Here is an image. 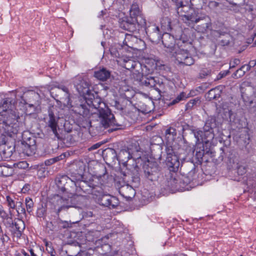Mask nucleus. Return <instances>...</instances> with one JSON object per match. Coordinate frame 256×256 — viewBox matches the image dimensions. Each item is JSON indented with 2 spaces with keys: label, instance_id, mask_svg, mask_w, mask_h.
<instances>
[{
  "label": "nucleus",
  "instance_id": "5",
  "mask_svg": "<svg viewBox=\"0 0 256 256\" xmlns=\"http://www.w3.org/2000/svg\"><path fill=\"white\" fill-rule=\"evenodd\" d=\"M60 196L56 194L54 196V200L56 204L60 207L58 209L57 214L58 215L60 212L64 208L74 206L78 204H82L86 200V197L82 194H77L76 193H62Z\"/></svg>",
  "mask_w": 256,
  "mask_h": 256
},
{
  "label": "nucleus",
  "instance_id": "55",
  "mask_svg": "<svg viewBox=\"0 0 256 256\" xmlns=\"http://www.w3.org/2000/svg\"><path fill=\"white\" fill-rule=\"evenodd\" d=\"M46 213V210L42 207L38 208L37 210V215L38 217L42 218L44 216Z\"/></svg>",
  "mask_w": 256,
  "mask_h": 256
},
{
  "label": "nucleus",
  "instance_id": "8",
  "mask_svg": "<svg viewBox=\"0 0 256 256\" xmlns=\"http://www.w3.org/2000/svg\"><path fill=\"white\" fill-rule=\"evenodd\" d=\"M166 151V163L168 170L170 172H177L180 165L178 157L172 146H167Z\"/></svg>",
  "mask_w": 256,
  "mask_h": 256
},
{
  "label": "nucleus",
  "instance_id": "29",
  "mask_svg": "<svg viewBox=\"0 0 256 256\" xmlns=\"http://www.w3.org/2000/svg\"><path fill=\"white\" fill-rule=\"evenodd\" d=\"M192 132L194 134V138H196V142L200 144H202L204 142L203 131L198 129L192 130Z\"/></svg>",
  "mask_w": 256,
  "mask_h": 256
},
{
  "label": "nucleus",
  "instance_id": "62",
  "mask_svg": "<svg viewBox=\"0 0 256 256\" xmlns=\"http://www.w3.org/2000/svg\"><path fill=\"white\" fill-rule=\"evenodd\" d=\"M100 146V144H96L92 146L90 148H88L89 150H96Z\"/></svg>",
  "mask_w": 256,
  "mask_h": 256
},
{
  "label": "nucleus",
  "instance_id": "10",
  "mask_svg": "<svg viewBox=\"0 0 256 256\" xmlns=\"http://www.w3.org/2000/svg\"><path fill=\"white\" fill-rule=\"evenodd\" d=\"M172 54L176 58V60L180 64L191 66L194 64V60L190 56L188 50L180 49L178 47Z\"/></svg>",
  "mask_w": 256,
  "mask_h": 256
},
{
  "label": "nucleus",
  "instance_id": "57",
  "mask_svg": "<svg viewBox=\"0 0 256 256\" xmlns=\"http://www.w3.org/2000/svg\"><path fill=\"white\" fill-rule=\"evenodd\" d=\"M46 226L47 228H50L51 230H56V226H54L52 222H48L46 224Z\"/></svg>",
  "mask_w": 256,
  "mask_h": 256
},
{
  "label": "nucleus",
  "instance_id": "14",
  "mask_svg": "<svg viewBox=\"0 0 256 256\" xmlns=\"http://www.w3.org/2000/svg\"><path fill=\"white\" fill-rule=\"evenodd\" d=\"M161 39L162 44L166 48L165 50L168 52L172 54L175 52L178 47L176 44V40L174 36L168 33L164 34Z\"/></svg>",
  "mask_w": 256,
  "mask_h": 256
},
{
  "label": "nucleus",
  "instance_id": "43",
  "mask_svg": "<svg viewBox=\"0 0 256 256\" xmlns=\"http://www.w3.org/2000/svg\"><path fill=\"white\" fill-rule=\"evenodd\" d=\"M211 74V70L208 68H204L200 70L199 73V78H204L206 76H210Z\"/></svg>",
  "mask_w": 256,
  "mask_h": 256
},
{
  "label": "nucleus",
  "instance_id": "50",
  "mask_svg": "<svg viewBox=\"0 0 256 256\" xmlns=\"http://www.w3.org/2000/svg\"><path fill=\"white\" fill-rule=\"evenodd\" d=\"M246 170L244 166H240L237 168V173L240 176H242L246 174Z\"/></svg>",
  "mask_w": 256,
  "mask_h": 256
},
{
  "label": "nucleus",
  "instance_id": "24",
  "mask_svg": "<svg viewBox=\"0 0 256 256\" xmlns=\"http://www.w3.org/2000/svg\"><path fill=\"white\" fill-rule=\"evenodd\" d=\"M129 92L132 93V97H129V102L134 106L136 107H140L141 108H143V106L145 104V103L143 102L142 100H140L142 98L140 94L139 93H134V92H130L129 90Z\"/></svg>",
  "mask_w": 256,
  "mask_h": 256
},
{
  "label": "nucleus",
  "instance_id": "35",
  "mask_svg": "<svg viewBox=\"0 0 256 256\" xmlns=\"http://www.w3.org/2000/svg\"><path fill=\"white\" fill-rule=\"evenodd\" d=\"M6 202H8V206L9 207L10 209H15L16 208V205L15 203L14 200L16 199V198L14 196H6Z\"/></svg>",
  "mask_w": 256,
  "mask_h": 256
},
{
  "label": "nucleus",
  "instance_id": "52",
  "mask_svg": "<svg viewBox=\"0 0 256 256\" xmlns=\"http://www.w3.org/2000/svg\"><path fill=\"white\" fill-rule=\"evenodd\" d=\"M186 98V94L184 92H182L179 95H178L176 98L178 102H179L181 100H185Z\"/></svg>",
  "mask_w": 256,
  "mask_h": 256
},
{
  "label": "nucleus",
  "instance_id": "64",
  "mask_svg": "<svg viewBox=\"0 0 256 256\" xmlns=\"http://www.w3.org/2000/svg\"><path fill=\"white\" fill-rule=\"evenodd\" d=\"M30 252L31 256H42L38 255L37 254L34 253V250H32V249H30Z\"/></svg>",
  "mask_w": 256,
  "mask_h": 256
},
{
  "label": "nucleus",
  "instance_id": "31",
  "mask_svg": "<svg viewBox=\"0 0 256 256\" xmlns=\"http://www.w3.org/2000/svg\"><path fill=\"white\" fill-rule=\"evenodd\" d=\"M13 169L11 167L0 166V176H9L12 175Z\"/></svg>",
  "mask_w": 256,
  "mask_h": 256
},
{
  "label": "nucleus",
  "instance_id": "45",
  "mask_svg": "<svg viewBox=\"0 0 256 256\" xmlns=\"http://www.w3.org/2000/svg\"><path fill=\"white\" fill-rule=\"evenodd\" d=\"M212 124V120H207L205 123L204 126V128H203L204 131L213 130Z\"/></svg>",
  "mask_w": 256,
  "mask_h": 256
},
{
  "label": "nucleus",
  "instance_id": "6",
  "mask_svg": "<svg viewBox=\"0 0 256 256\" xmlns=\"http://www.w3.org/2000/svg\"><path fill=\"white\" fill-rule=\"evenodd\" d=\"M72 108V110L80 118L86 120L90 118L92 114V110H90V105L86 101L82 98L76 100L73 104L67 105Z\"/></svg>",
  "mask_w": 256,
  "mask_h": 256
},
{
  "label": "nucleus",
  "instance_id": "47",
  "mask_svg": "<svg viewBox=\"0 0 256 256\" xmlns=\"http://www.w3.org/2000/svg\"><path fill=\"white\" fill-rule=\"evenodd\" d=\"M246 72H244V70H242V67L238 70L234 74H233L232 76L233 78H240Z\"/></svg>",
  "mask_w": 256,
  "mask_h": 256
},
{
  "label": "nucleus",
  "instance_id": "58",
  "mask_svg": "<svg viewBox=\"0 0 256 256\" xmlns=\"http://www.w3.org/2000/svg\"><path fill=\"white\" fill-rule=\"evenodd\" d=\"M30 186L29 184H26L22 188V190H24L23 192H28L30 190Z\"/></svg>",
  "mask_w": 256,
  "mask_h": 256
},
{
  "label": "nucleus",
  "instance_id": "46",
  "mask_svg": "<svg viewBox=\"0 0 256 256\" xmlns=\"http://www.w3.org/2000/svg\"><path fill=\"white\" fill-rule=\"evenodd\" d=\"M26 205L28 212L30 213L31 212V209L34 206V202L30 198H26Z\"/></svg>",
  "mask_w": 256,
  "mask_h": 256
},
{
  "label": "nucleus",
  "instance_id": "2",
  "mask_svg": "<svg viewBox=\"0 0 256 256\" xmlns=\"http://www.w3.org/2000/svg\"><path fill=\"white\" fill-rule=\"evenodd\" d=\"M18 120L20 118L12 110L0 114V130L4 132L16 134L31 128V124H28L30 120V116L25 117L24 122H20Z\"/></svg>",
  "mask_w": 256,
  "mask_h": 256
},
{
  "label": "nucleus",
  "instance_id": "54",
  "mask_svg": "<svg viewBox=\"0 0 256 256\" xmlns=\"http://www.w3.org/2000/svg\"><path fill=\"white\" fill-rule=\"evenodd\" d=\"M0 216L3 219H8V214L3 210L2 206H0Z\"/></svg>",
  "mask_w": 256,
  "mask_h": 256
},
{
  "label": "nucleus",
  "instance_id": "37",
  "mask_svg": "<svg viewBox=\"0 0 256 256\" xmlns=\"http://www.w3.org/2000/svg\"><path fill=\"white\" fill-rule=\"evenodd\" d=\"M200 103V100L198 98H196L194 99L190 100L186 105V110H191L196 104Z\"/></svg>",
  "mask_w": 256,
  "mask_h": 256
},
{
  "label": "nucleus",
  "instance_id": "38",
  "mask_svg": "<svg viewBox=\"0 0 256 256\" xmlns=\"http://www.w3.org/2000/svg\"><path fill=\"white\" fill-rule=\"evenodd\" d=\"M223 36V38H222L220 40L219 44L222 46H226L228 45L232 38L230 36L229 34H226Z\"/></svg>",
  "mask_w": 256,
  "mask_h": 256
},
{
  "label": "nucleus",
  "instance_id": "7",
  "mask_svg": "<svg viewBox=\"0 0 256 256\" xmlns=\"http://www.w3.org/2000/svg\"><path fill=\"white\" fill-rule=\"evenodd\" d=\"M74 186V183L68 176L65 175L59 176L56 178L50 190L53 192H70L72 190L70 188Z\"/></svg>",
  "mask_w": 256,
  "mask_h": 256
},
{
  "label": "nucleus",
  "instance_id": "17",
  "mask_svg": "<svg viewBox=\"0 0 256 256\" xmlns=\"http://www.w3.org/2000/svg\"><path fill=\"white\" fill-rule=\"evenodd\" d=\"M146 32L150 40L152 42L158 43L161 40V34L160 28L155 24H152L144 27V33Z\"/></svg>",
  "mask_w": 256,
  "mask_h": 256
},
{
  "label": "nucleus",
  "instance_id": "21",
  "mask_svg": "<svg viewBox=\"0 0 256 256\" xmlns=\"http://www.w3.org/2000/svg\"><path fill=\"white\" fill-rule=\"evenodd\" d=\"M200 17L198 16V12L192 8L189 12L187 14H184V18H182V20L188 26H194V24L198 23Z\"/></svg>",
  "mask_w": 256,
  "mask_h": 256
},
{
  "label": "nucleus",
  "instance_id": "15",
  "mask_svg": "<svg viewBox=\"0 0 256 256\" xmlns=\"http://www.w3.org/2000/svg\"><path fill=\"white\" fill-rule=\"evenodd\" d=\"M74 87L80 94L84 95L89 92V84L82 76H77L72 79Z\"/></svg>",
  "mask_w": 256,
  "mask_h": 256
},
{
  "label": "nucleus",
  "instance_id": "1",
  "mask_svg": "<svg viewBox=\"0 0 256 256\" xmlns=\"http://www.w3.org/2000/svg\"><path fill=\"white\" fill-rule=\"evenodd\" d=\"M129 71H130V80L134 85L154 88L160 96L162 90H164V85L163 82L158 77L148 76L143 78L142 64L138 60L129 58Z\"/></svg>",
  "mask_w": 256,
  "mask_h": 256
},
{
  "label": "nucleus",
  "instance_id": "36",
  "mask_svg": "<svg viewBox=\"0 0 256 256\" xmlns=\"http://www.w3.org/2000/svg\"><path fill=\"white\" fill-rule=\"evenodd\" d=\"M208 98L210 100L216 99L217 98H218L220 96L218 89L217 88L211 89L210 90L208 91Z\"/></svg>",
  "mask_w": 256,
  "mask_h": 256
},
{
  "label": "nucleus",
  "instance_id": "44",
  "mask_svg": "<svg viewBox=\"0 0 256 256\" xmlns=\"http://www.w3.org/2000/svg\"><path fill=\"white\" fill-rule=\"evenodd\" d=\"M165 134L168 138L172 136V139H174V136H176V130L174 128L170 127L166 130Z\"/></svg>",
  "mask_w": 256,
  "mask_h": 256
},
{
  "label": "nucleus",
  "instance_id": "53",
  "mask_svg": "<svg viewBox=\"0 0 256 256\" xmlns=\"http://www.w3.org/2000/svg\"><path fill=\"white\" fill-rule=\"evenodd\" d=\"M186 98V94L184 92H182L179 95H178L176 98L178 102H179L181 100H185Z\"/></svg>",
  "mask_w": 256,
  "mask_h": 256
},
{
  "label": "nucleus",
  "instance_id": "59",
  "mask_svg": "<svg viewBox=\"0 0 256 256\" xmlns=\"http://www.w3.org/2000/svg\"><path fill=\"white\" fill-rule=\"evenodd\" d=\"M167 183H168V184H167L168 188H164V190H171V188H172L174 187L173 184H172V182H169V181H168Z\"/></svg>",
  "mask_w": 256,
  "mask_h": 256
},
{
  "label": "nucleus",
  "instance_id": "30",
  "mask_svg": "<svg viewBox=\"0 0 256 256\" xmlns=\"http://www.w3.org/2000/svg\"><path fill=\"white\" fill-rule=\"evenodd\" d=\"M12 105V102L9 98H6L2 100L0 103V114L1 112H8V109Z\"/></svg>",
  "mask_w": 256,
  "mask_h": 256
},
{
  "label": "nucleus",
  "instance_id": "42",
  "mask_svg": "<svg viewBox=\"0 0 256 256\" xmlns=\"http://www.w3.org/2000/svg\"><path fill=\"white\" fill-rule=\"evenodd\" d=\"M57 223L58 228L60 229L71 227L72 224L70 222H68V221H62L60 220H58L57 221Z\"/></svg>",
  "mask_w": 256,
  "mask_h": 256
},
{
  "label": "nucleus",
  "instance_id": "28",
  "mask_svg": "<svg viewBox=\"0 0 256 256\" xmlns=\"http://www.w3.org/2000/svg\"><path fill=\"white\" fill-rule=\"evenodd\" d=\"M14 224L16 229L18 231V236H20L22 234V232L25 228V224L24 222L20 219L17 218L14 220Z\"/></svg>",
  "mask_w": 256,
  "mask_h": 256
},
{
  "label": "nucleus",
  "instance_id": "13",
  "mask_svg": "<svg viewBox=\"0 0 256 256\" xmlns=\"http://www.w3.org/2000/svg\"><path fill=\"white\" fill-rule=\"evenodd\" d=\"M142 34H129V48L136 51H140L146 47L144 42L141 38Z\"/></svg>",
  "mask_w": 256,
  "mask_h": 256
},
{
  "label": "nucleus",
  "instance_id": "26",
  "mask_svg": "<svg viewBox=\"0 0 256 256\" xmlns=\"http://www.w3.org/2000/svg\"><path fill=\"white\" fill-rule=\"evenodd\" d=\"M193 7L188 2L184 4V2L182 3L181 6H178L176 7V10L178 15L182 16V18H184V14H187Z\"/></svg>",
  "mask_w": 256,
  "mask_h": 256
},
{
  "label": "nucleus",
  "instance_id": "11",
  "mask_svg": "<svg viewBox=\"0 0 256 256\" xmlns=\"http://www.w3.org/2000/svg\"><path fill=\"white\" fill-rule=\"evenodd\" d=\"M143 169L146 177L149 180L153 181L157 178L160 170L156 162L148 160L143 165Z\"/></svg>",
  "mask_w": 256,
  "mask_h": 256
},
{
  "label": "nucleus",
  "instance_id": "25",
  "mask_svg": "<svg viewBox=\"0 0 256 256\" xmlns=\"http://www.w3.org/2000/svg\"><path fill=\"white\" fill-rule=\"evenodd\" d=\"M110 76V72L106 68L96 70L94 72V76L98 80L104 82Z\"/></svg>",
  "mask_w": 256,
  "mask_h": 256
},
{
  "label": "nucleus",
  "instance_id": "33",
  "mask_svg": "<svg viewBox=\"0 0 256 256\" xmlns=\"http://www.w3.org/2000/svg\"><path fill=\"white\" fill-rule=\"evenodd\" d=\"M170 23V20L168 18L163 19L161 23L162 28L166 31H170L172 30Z\"/></svg>",
  "mask_w": 256,
  "mask_h": 256
},
{
  "label": "nucleus",
  "instance_id": "60",
  "mask_svg": "<svg viewBox=\"0 0 256 256\" xmlns=\"http://www.w3.org/2000/svg\"><path fill=\"white\" fill-rule=\"evenodd\" d=\"M174 3L176 7L178 6H181L182 3L183 2L182 0H172Z\"/></svg>",
  "mask_w": 256,
  "mask_h": 256
},
{
  "label": "nucleus",
  "instance_id": "39",
  "mask_svg": "<svg viewBox=\"0 0 256 256\" xmlns=\"http://www.w3.org/2000/svg\"><path fill=\"white\" fill-rule=\"evenodd\" d=\"M119 25L121 28L124 30H127L128 28V18L124 16L120 18L119 20Z\"/></svg>",
  "mask_w": 256,
  "mask_h": 256
},
{
  "label": "nucleus",
  "instance_id": "34",
  "mask_svg": "<svg viewBox=\"0 0 256 256\" xmlns=\"http://www.w3.org/2000/svg\"><path fill=\"white\" fill-rule=\"evenodd\" d=\"M139 110L138 109L134 108V111H130L129 112V116H130L132 120L129 122L130 123L135 122L139 118Z\"/></svg>",
  "mask_w": 256,
  "mask_h": 256
},
{
  "label": "nucleus",
  "instance_id": "48",
  "mask_svg": "<svg viewBox=\"0 0 256 256\" xmlns=\"http://www.w3.org/2000/svg\"><path fill=\"white\" fill-rule=\"evenodd\" d=\"M46 251L51 254H56V252L52 246L51 244H49L48 242L46 243Z\"/></svg>",
  "mask_w": 256,
  "mask_h": 256
},
{
  "label": "nucleus",
  "instance_id": "23",
  "mask_svg": "<svg viewBox=\"0 0 256 256\" xmlns=\"http://www.w3.org/2000/svg\"><path fill=\"white\" fill-rule=\"evenodd\" d=\"M22 134L23 142H26L27 146H29L32 150H35L36 149V142L34 137H33L28 132H24Z\"/></svg>",
  "mask_w": 256,
  "mask_h": 256
},
{
  "label": "nucleus",
  "instance_id": "32",
  "mask_svg": "<svg viewBox=\"0 0 256 256\" xmlns=\"http://www.w3.org/2000/svg\"><path fill=\"white\" fill-rule=\"evenodd\" d=\"M203 132L204 142H208L214 138V130L203 131Z\"/></svg>",
  "mask_w": 256,
  "mask_h": 256
},
{
  "label": "nucleus",
  "instance_id": "61",
  "mask_svg": "<svg viewBox=\"0 0 256 256\" xmlns=\"http://www.w3.org/2000/svg\"><path fill=\"white\" fill-rule=\"evenodd\" d=\"M244 70L245 72H246L250 70V67L249 66L248 64H244L242 66V70Z\"/></svg>",
  "mask_w": 256,
  "mask_h": 256
},
{
  "label": "nucleus",
  "instance_id": "63",
  "mask_svg": "<svg viewBox=\"0 0 256 256\" xmlns=\"http://www.w3.org/2000/svg\"><path fill=\"white\" fill-rule=\"evenodd\" d=\"M249 66L251 68L254 67L256 65V60H250L248 63Z\"/></svg>",
  "mask_w": 256,
  "mask_h": 256
},
{
  "label": "nucleus",
  "instance_id": "4",
  "mask_svg": "<svg viewBox=\"0 0 256 256\" xmlns=\"http://www.w3.org/2000/svg\"><path fill=\"white\" fill-rule=\"evenodd\" d=\"M129 34H144L146 20L140 14L139 4L134 2L129 10Z\"/></svg>",
  "mask_w": 256,
  "mask_h": 256
},
{
  "label": "nucleus",
  "instance_id": "40",
  "mask_svg": "<svg viewBox=\"0 0 256 256\" xmlns=\"http://www.w3.org/2000/svg\"><path fill=\"white\" fill-rule=\"evenodd\" d=\"M20 144L21 148L24 153L28 156L32 155V154L34 153V150H32L31 149H30V148H29V146H27L26 143L23 142L22 140Z\"/></svg>",
  "mask_w": 256,
  "mask_h": 256
},
{
  "label": "nucleus",
  "instance_id": "16",
  "mask_svg": "<svg viewBox=\"0 0 256 256\" xmlns=\"http://www.w3.org/2000/svg\"><path fill=\"white\" fill-rule=\"evenodd\" d=\"M152 193H134L132 198L129 196V202L136 206L144 205L150 202L152 199Z\"/></svg>",
  "mask_w": 256,
  "mask_h": 256
},
{
  "label": "nucleus",
  "instance_id": "56",
  "mask_svg": "<svg viewBox=\"0 0 256 256\" xmlns=\"http://www.w3.org/2000/svg\"><path fill=\"white\" fill-rule=\"evenodd\" d=\"M58 158H52L50 160H49L47 161L46 162V165H50V164H52L54 163L55 162H56L58 160Z\"/></svg>",
  "mask_w": 256,
  "mask_h": 256
},
{
  "label": "nucleus",
  "instance_id": "22",
  "mask_svg": "<svg viewBox=\"0 0 256 256\" xmlns=\"http://www.w3.org/2000/svg\"><path fill=\"white\" fill-rule=\"evenodd\" d=\"M116 197L112 196L110 194H102L98 199V203L105 206H112L114 208L118 204Z\"/></svg>",
  "mask_w": 256,
  "mask_h": 256
},
{
  "label": "nucleus",
  "instance_id": "27",
  "mask_svg": "<svg viewBox=\"0 0 256 256\" xmlns=\"http://www.w3.org/2000/svg\"><path fill=\"white\" fill-rule=\"evenodd\" d=\"M182 168L186 171L185 174L190 178H192L196 173V166L192 162H188L182 166L181 170Z\"/></svg>",
  "mask_w": 256,
  "mask_h": 256
},
{
  "label": "nucleus",
  "instance_id": "9",
  "mask_svg": "<svg viewBox=\"0 0 256 256\" xmlns=\"http://www.w3.org/2000/svg\"><path fill=\"white\" fill-rule=\"evenodd\" d=\"M129 163H132L130 168H129L134 175L132 180L134 181L137 184H139L140 178L138 177L139 170L140 168L143 164V160L141 158V156L138 154V156L134 158L132 154L129 152Z\"/></svg>",
  "mask_w": 256,
  "mask_h": 256
},
{
  "label": "nucleus",
  "instance_id": "12",
  "mask_svg": "<svg viewBox=\"0 0 256 256\" xmlns=\"http://www.w3.org/2000/svg\"><path fill=\"white\" fill-rule=\"evenodd\" d=\"M22 99L24 104H28V107L34 110L35 106L40 104V96L38 93L30 90L24 93Z\"/></svg>",
  "mask_w": 256,
  "mask_h": 256
},
{
  "label": "nucleus",
  "instance_id": "18",
  "mask_svg": "<svg viewBox=\"0 0 256 256\" xmlns=\"http://www.w3.org/2000/svg\"><path fill=\"white\" fill-rule=\"evenodd\" d=\"M56 108L54 107L48 110V118L46 123L48 127L51 128L56 136L58 138L57 128L58 127V121L59 119V117L56 115Z\"/></svg>",
  "mask_w": 256,
  "mask_h": 256
},
{
  "label": "nucleus",
  "instance_id": "49",
  "mask_svg": "<svg viewBox=\"0 0 256 256\" xmlns=\"http://www.w3.org/2000/svg\"><path fill=\"white\" fill-rule=\"evenodd\" d=\"M195 150L196 152V156L197 157V158L198 159H200V158H202V157L204 156V150H198V148H196L195 149Z\"/></svg>",
  "mask_w": 256,
  "mask_h": 256
},
{
  "label": "nucleus",
  "instance_id": "3",
  "mask_svg": "<svg viewBox=\"0 0 256 256\" xmlns=\"http://www.w3.org/2000/svg\"><path fill=\"white\" fill-rule=\"evenodd\" d=\"M90 110H92V114L98 116L100 124L105 128L112 127L108 132H112L118 129L114 116L112 114L106 104L100 98H94L92 101Z\"/></svg>",
  "mask_w": 256,
  "mask_h": 256
},
{
  "label": "nucleus",
  "instance_id": "41",
  "mask_svg": "<svg viewBox=\"0 0 256 256\" xmlns=\"http://www.w3.org/2000/svg\"><path fill=\"white\" fill-rule=\"evenodd\" d=\"M116 62L118 64L127 69V68H126V64L128 62V57L127 56H122L120 57H119L118 59L116 60Z\"/></svg>",
  "mask_w": 256,
  "mask_h": 256
},
{
  "label": "nucleus",
  "instance_id": "19",
  "mask_svg": "<svg viewBox=\"0 0 256 256\" xmlns=\"http://www.w3.org/2000/svg\"><path fill=\"white\" fill-rule=\"evenodd\" d=\"M198 24L195 27V30L198 32L206 33L208 30L212 29L211 20L208 16H200Z\"/></svg>",
  "mask_w": 256,
  "mask_h": 256
},
{
  "label": "nucleus",
  "instance_id": "20",
  "mask_svg": "<svg viewBox=\"0 0 256 256\" xmlns=\"http://www.w3.org/2000/svg\"><path fill=\"white\" fill-rule=\"evenodd\" d=\"M57 92L58 94H60L62 92L64 93V96H61L60 95L56 94V98H59L63 102H64L66 105L71 104V102L70 101V94L69 92V90L68 88H67L65 86H58L57 89L53 90V91L51 92V94H53L54 93Z\"/></svg>",
  "mask_w": 256,
  "mask_h": 256
},
{
  "label": "nucleus",
  "instance_id": "51",
  "mask_svg": "<svg viewBox=\"0 0 256 256\" xmlns=\"http://www.w3.org/2000/svg\"><path fill=\"white\" fill-rule=\"evenodd\" d=\"M240 64V60L238 58H234L232 60H231L230 63V68H234L236 66Z\"/></svg>",
  "mask_w": 256,
  "mask_h": 256
}]
</instances>
